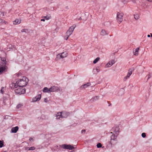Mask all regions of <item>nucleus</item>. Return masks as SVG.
<instances>
[{"label":"nucleus","instance_id":"35","mask_svg":"<svg viewBox=\"0 0 152 152\" xmlns=\"http://www.w3.org/2000/svg\"><path fill=\"white\" fill-rule=\"evenodd\" d=\"M50 18V17H48V16H46L44 17V18L46 20H49Z\"/></svg>","mask_w":152,"mask_h":152},{"label":"nucleus","instance_id":"16","mask_svg":"<svg viewBox=\"0 0 152 152\" xmlns=\"http://www.w3.org/2000/svg\"><path fill=\"white\" fill-rule=\"evenodd\" d=\"M115 63V61L114 60H112L111 61H109L107 65H108V66H112L113 64Z\"/></svg>","mask_w":152,"mask_h":152},{"label":"nucleus","instance_id":"30","mask_svg":"<svg viewBox=\"0 0 152 152\" xmlns=\"http://www.w3.org/2000/svg\"><path fill=\"white\" fill-rule=\"evenodd\" d=\"M74 148L72 146L70 145H69L68 149L69 150H72Z\"/></svg>","mask_w":152,"mask_h":152},{"label":"nucleus","instance_id":"44","mask_svg":"<svg viewBox=\"0 0 152 152\" xmlns=\"http://www.w3.org/2000/svg\"><path fill=\"white\" fill-rule=\"evenodd\" d=\"M96 70L97 72H99V69L97 68L96 69Z\"/></svg>","mask_w":152,"mask_h":152},{"label":"nucleus","instance_id":"43","mask_svg":"<svg viewBox=\"0 0 152 152\" xmlns=\"http://www.w3.org/2000/svg\"><path fill=\"white\" fill-rule=\"evenodd\" d=\"M147 0L149 2H152V0Z\"/></svg>","mask_w":152,"mask_h":152},{"label":"nucleus","instance_id":"37","mask_svg":"<svg viewBox=\"0 0 152 152\" xmlns=\"http://www.w3.org/2000/svg\"><path fill=\"white\" fill-rule=\"evenodd\" d=\"M69 37L68 36V34H66V36L65 37H64V39L66 40H67Z\"/></svg>","mask_w":152,"mask_h":152},{"label":"nucleus","instance_id":"40","mask_svg":"<svg viewBox=\"0 0 152 152\" xmlns=\"http://www.w3.org/2000/svg\"><path fill=\"white\" fill-rule=\"evenodd\" d=\"M44 101L45 102H48L47 99V98H45L44 99Z\"/></svg>","mask_w":152,"mask_h":152},{"label":"nucleus","instance_id":"11","mask_svg":"<svg viewBox=\"0 0 152 152\" xmlns=\"http://www.w3.org/2000/svg\"><path fill=\"white\" fill-rule=\"evenodd\" d=\"M61 112H58L55 114L54 115V116L56 117V119H59L60 118H61Z\"/></svg>","mask_w":152,"mask_h":152},{"label":"nucleus","instance_id":"2","mask_svg":"<svg viewBox=\"0 0 152 152\" xmlns=\"http://www.w3.org/2000/svg\"><path fill=\"white\" fill-rule=\"evenodd\" d=\"M26 89L23 87H20L16 89L15 92L17 94L20 95L21 94H24L26 92Z\"/></svg>","mask_w":152,"mask_h":152},{"label":"nucleus","instance_id":"1","mask_svg":"<svg viewBox=\"0 0 152 152\" xmlns=\"http://www.w3.org/2000/svg\"><path fill=\"white\" fill-rule=\"evenodd\" d=\"M28 81V80L26 77H23L22 79H20L16 81L18 86L20 87H23L27 85Z\"/></svg>","mask_w":152,"mask_h":152},{"label":"nucleus","instance_id":"24","mask_svg":"<svg viewBox=\"0 0 152 152\" xmlns=\"http://www.w3.org/2000/svg\"><path fill=\"white\" fill-rule=\"evenodd\" d=\"M2 63L4 65H6L7 61L6 59L5 58H3V59H1Z\"/></svg>","mask_w":152,"mask_h":152},{"label":"nucleus","instance_id":"27","mask_svg":"<svg viewBox=\"0 0 152 152\" xmlns=\"http://www.w3.org/2000/svg\"><path fill=\"white\" fill-rule=\"evenodd\" d=\"M23 106V105L21 104H18L16 106V107L17 109H19Z\"/></svg>","mask_w":152,"mask_h":152},{"label":"nucleus","instance_id":"20","mask_svg":"<svg viewBox=\"0 0 152 152\" xmlns=\"http://www.w3.org/2000/svg\"><path fill=\"white\" fill-rule=\"evenodd\" d=\"M69 145L66 144L62 145L61 146V147L63 148L64 149H68Z\"/></svg>","mask_w":152,"mask_h":152},{"label":"nucleus","instance_id":"49","mask_svg":"<svg viewBox=\"0 0 152 152\" xmlns=\"http://www.w3.org/2000/svg\"><path fill=\"white\" fill-rule=\"evenodd\" d=\"M66 8V9H68V7H66V8Z\"/></svg>","mask_w":152,"mask_h":152},{"label":"nucleus","instance_id":"51","mask_svg":"<svg viewBox=\"0 0 152 152\" xmlns=\"http://www.w3.org/2000/svg\"><path fill=\"white\" fill-rule=\"evenodd\" d=\"M147 36L148 37H150V35H149V34Z\"/></svg>","mask_w":152,"mask_h":152},{"label":"nucleus","instance_id":"50","mask_svg":"<svg viewBox=\"0 0 152 152\" xmlns=\"http://www.w3.org/2000/svg\"><path fill=\"white\" fill-rule=\"evenodd\" d=\"M2 20L0 19V23H1L2 21Z\"/></svg>","mask_w":152,"mask_h":152},{"label":"nucleus","instance_id":"47","mask_svg":"<svg viewBox=\"0 0 152 152\" xmlns=\"http://www.w3.org/2000/svg\"><path fill=\"white\" fill-rule=\"evenodd\" d=\"M81 17H80V18H79L78 19V20H81Z\"/></svg>","mask_w":152,"mask_h":152},{"label":"nucleus","instance_id":"52","mask_svg":"<svg viewBox=\"0 0 152 152\" xmlns=\"http://www.w3.org/2000/svg\"><path fill=\"white\" fill-rule=\"evenodd\" d=\"M32 138H30V139H29V140H32Z\"/></svg>","mask_w":152,"mask_h":152},{"label":"nucleus","instance_id":"54","mask_svg":"<svg viewBox=\"0 0 152 152\" xmlns=\"http://www.w3.org/2000/svg\"><path fill=\"white\" fill-rule=\"evenodd\" d=\"M111 104H109V106H110Z\"/></svg>","mask_w":152,"mask_h":152},{"label":"nucleus","instance_id":"23","mask_svg":"<svg viewBox=\"0 0 152 152\" xmlns=\"http://www.w3.org/2000/svg\"><path fill=\"white\" fill-rule=\"evenodd\" d=\"M49 88L48 89L47 87H45L44 88L43 91L44 92H50L49 91Z\"/></svg>","mask_w":152,"mask_h":152},{"label":"nucleus","instance_id":"10","mask_svg":"<svg viewBox=\"0 0 152 152\" xmlns=\"http://www.w3.org/2000/svg\"><path fill=\"white\" fill-rule=\"evenodd\" d=\"M116 135H115L114 134H112L111 136V139L110 143L111 144V145L112 144V140H115L116 139L118 135H117V134Z\"/></svg>","mask_w":152,"mask_h":152},{"label":"nucleus","instance_id":"7","mask_svg":"<svg viewBox=\"0 0 152 152\" xmlns=\"http://www.w3.org/2000/svg\"><path fill=\"white\" fill-rule=\"evenodd\" d=\"M111 130L115 132V134H117V135H118L119 130V127L118 126H115L112 128Z\"/></svg>","mask_w":152,"mask_h":152},{"label":"nucleus","instance_id":"17","mask_svg":"<svg viewBox=\"0 0 152 152\" xmlns=\"http://www.w3.org/2000/svg\"><path fill=\"white\" fill-rule=\"evenodd\" d=\"M91 84L90 83H87L81 86V88H86L88 86H90Z\"/></svg>","mask_w":152,"mask_h":152},{"label":"nucleus","instance_id":"13","mask_svg":"<svg viewBox=\"0 0 152 152\" xmlns=\"http://www.w3.org/2000/svg\"><path fill=\"white\" fill-rule=\"evenodd\" d=\"M132 74V70L131 69L129 70L127 75L124 78V80H126Z\"/></svg>","mask_w":152,"mask_h":152},{"label":"nucleus","instance_id":"53","mask_svg":"<svg viewBox=\"0 0 152 152\" xmlns=\"http://www.w3.org/2000/svg\"><path fill=\"white\" fill-rule=\"evenodd\" d=\"M28 147H27L26 148V150L27 149V148H28Z\"/></svg>","mask_w":152,"mask_h":152},{"label":"nucleus","instance_id":"34","mask_svg":"<svg viewBox=\"0 0 152 152\" xmlns=\"http://www.w3.org/2000/svg\"><path fill=\"white\" fill-rule=\"evenodd\" d=\"M142 137L143 138H145L146 137V134L145 133H143L141 134Z\"/></svg>","mask_w":152,"mask_h":152},{"label":"nucleus","instance_id":"9","mask_svg":"<svg viewBox=\"0 0 152 152\" xmlns=\"http://www.w3.org/2000/svg\"><path fill=\"white\" fill-rule=\"evenodd\" d=\"M61 112V118H66L69 115V113L68 112Z\"/></svg>","mask_w":152,"mask_h":152},{"label":"nucleus","instance_id":"26","mask_svg":"<svg viewBox=\"0 0 152 152\" xmlns=\"http://www.w3.org/2000/svg\"><path fill=\"white\" fill-rule=\"evenodd\" d=\"M134 17L136 20H137L139 19V15L137 14H134Z\"/></svg>","mask_w":152,"mask_h":152},{"label":"nucleus","instance_id":"55","mask_svg":"<svg viewBox=\"0 0 152 152\" xmlns=\"http://www.w3.org/2000/svg\"><path fill=\"white\" fill-rule=\"evenodd\" d=\"M110 133H111V134H113V132H110Z\"/></svg>","mask_w":152,"mask_h":152},{"label":"nucleus","instance_id":"45","mask_svg":"<svg viewBox=\"0 0 152 152\" xmlns=\"http://www.w3.org/2000/svg\"><path fill=\"white\" fill-rule=\"evenodd\" d=\"M41 21H45V19H42L41 20Z\"/></svg>","mask_w":152,"mask_h":152},{"label":"nucleus","instance_id":"6","mask_svg":"<svg viewBox=\"0 0 152 152\" xmlns=\"http://www.w3.org/2000/svg\"><path fill=\"white\" fill-rule=\"evenodd\" d=\"M49 90L50 92H56L59 91V88L57 86H53L49 88Z\"/></svg>","mask_w":152,"mask_h":152},{"label":"nucleus","instance_id":"12","mask_svg":"<svg viewBox=\"0 0 152 152\" xmlns=\"http://www.w3.org/2000/svg\"><path fill=\"white\" fill-rule=\"evenodd\" d=\"M41 97V95L39 94L38 96H36L34 98H33V101L36 102L37 101H39Z\"/></svg>","mask_w":152,"mask_h":152},{"label":"nucleus","instance_id":"19","mask_svg":"<svg viewBox=\"0 0 152 152\" xmlns=\"http://www.w3.org/2000/svg\"><path fill=\"white\" fill-rule=\"evenodd\" d=\"M21 22V20L20 19H16L13 22V24L15 25H16L17 24H19Z\"/></svg>","mask_w":152,"mask_h":152},{"label":"nucleus","instance_id":"39","mask_svg":"<svg viewBox=\"0 0 152 152\" xmlns=\"http://www.w3.org/2000/svg\"><path fill=\"white\" fill-rule=\"evenodd\" d=\"M90 101L91 102H92L94 101H95L94 100V99L93 98H92L90 100Z\"/></svg>","mask_w":152,"mask_h":152},{"label":"nucleus","instance_id":"38","mask_svg":"<svg viewBox=\"0 0 152 152\" xmlns=\"http://www.w3.org/2000/svg\"><path fill=\"white\" fill-rule=\"evenodd\" d=\"M85 132H86V130H85V129H83V130H82V131H81V133H82V134H83V133H85Z\"/></svg>","mask_w":152,"mask_h":152},{"label":"nucleus","instance_id":"18","mask_svg":"<svg viewBox=\"0 0 152 152\" xmlns=\"http://www.w3.org/2000/svg\"><path fill=\"white\" fill-rule=\"evenodd\" d=\"M100 34L102 36H104L108 34V33L104 29H103L102 30L100 33Z\"/></svg>","mask_w":152,"mask_h":152},{"label":"nucleus","instance_id":"41","mask_svg":"<svg viewBox=\"0 0 152 152\" xmlns=\"http://www.w3.org/2000/svg\"><path fill=\"white\" fill-rule=\"evenodd\" d=\"M26 30V29H23L21 30V32H26V31H25V30Z\"/></svg>","mask_w":152,"mask_h":152},{"label":"nucleus","instance_id":"29","mask_svg":"<svg viewBox=\"0 0 152 152\" xmlns=\"http://www.w3.org/2000/svg\"><path fill=\"white\" fill-rule=\"evenodd\" d=\"M92 98L94 99V101H95L99 99V96H95Z\"/></svg>","mask_w":152,"mask_h":152},{"label":"nucleus","instance_id":"3","mask_svg":"<svg viewBox=\"0 0 152 152\" xmlns=\"http://www.w3.org/2000/svg\"><path fill=\"white\" fill-rule=\"evenodd\" d=\"M124 14L122 12H118L117 15V20L119 23H121L123 20Z\"/></svg>","mask_w":152,"mask_h":152},{"label":"nucleus","instance_id":"42","mask_svg":"<svg viewBox=\"0 0 152 152\" xmlns=\"http://www.w3.org/2000/svg\"><path fill=\"white\" fill-rule=\"evenodd\" d=\"M131 1H132V2L134 3H136V1L135 0H131Z\"/></svg>","mask_w":152,"mask_h":152},{"label":"nucleus","instance_id":"48","mask_svg":"<svg viewBox=\"0 0 152 152\" xmlns=\"http://www.w3.org/2000/svg\"><path fill=\"white\" fill-rule=\"evenodd\" d=\"M4 22V23H6V24L7 23V22L5 21H4V22Z\"/></svg>","mask_w":152,"mask_h":152},{"label":"nucleus","instance_id":"22","mask_svg":"<svg viewBox=\"0 0 152 152\" xmlns=\"http://www.w3.org/2000/svg\"><path fill=\"white\" fill-rule=\"evenodd\" d=\"M110 23L109 21L105 22L104 23V25L105 26L108 27L110 26Z\"/></svg>","mask_w":152,"mask_h":152},{"label":"nucleus","instance_id":"14","mask_svg":"<svg viewBox=\"0 0 152 152\" xmlns=\"http://www.w3.org/2000/svg\"><path fill=\"white\" fill-rule=\"evenodd\" d=\"M18 129V127L16 126L15 127L12 128L11 129V132L12 133H16L17 132Z\"/></svg>","mask_w":152,"mask_h":152},{"label":"nucleus","instance_id":"31","mask_svg":"<svg viewBox=\"0 0 152 152\" xmlns=\"http://www.w3.org/2000/svg\"><path fill=\"white\" fill-rule=\"evenodd\" d=\"M4 145L3 142V141L0 140V148H1Z\"/></svg>","mask_w":152,"mask_h":152},{"label":"nucleus","instance_id":"28","mask_svg":"<svg viewBox=\"0 0 152 152\" xmlns=\"http://www.w3.org/2000/svg\"><path fill=\"white\" fill-rule=\"evenodd\" d=\"M144 69H145V68L144 67H141L139 69V70L140 71H141V72H142L144 71Z\"/></svg>","mask_w":152,"mask_h":152},{"label":"nucleus","instance_id":"15","mask_svg":"<svg viewBox=\"0 0 152 152\" xmlns=\"http://www.w3.org/2000/svg\"><path fill=\"white\" fill-rule=\"evenodd\" d=\"M140 48H137L136 49L133 50V52L134 54L136 56H137L138 54V52Z\"/></svg>","mask_w":152,"mask_h":152},{"label":"nucleus","instance_id":"36","mask_svg":"<svg viewBox=\"0 0 152 152\" xmlns=\"http://www.w3.org/2000/svg\"><path fill=\"white\" fill-rule=\"evenodd\" d=\"M147 76H148V75H147ZM148 80L151 77V73H149L148 74Z\"/></svg>","mask_w":152,"mask_h":152},{"label":"nucleus","instance_id":"25","mask_svg":"<svg viewBox=\"0 0 152 152\" xmlns=\"http://www.w3.org/2000/svg\"><path fill=\"white\" fill-rule=\"evenodd\" d=\"M100 58L99 57H97L93 61L94 64L96 63L99 60Z\"/></svg>","mask_w":152,"mask_h":152},{"label":"nucleus","instance_id":"56","mask_svg":"<svg viewBox=\"0 0 152 152\" xmlns=\"http://www.w3.org/2000/svg\"><path fill=\"white\" fill-rule=\"evenodd\" d=\"M151 37H152V34L151 35Z\"/></svg>","mask_w":152,"mask_h":152},{"label":"nucleus","instance_id":"32","mask_svg":"<svg viewBox=\"0 0 152 152\" xmlns=\"http://www.w3.org/2000/svg\"><path fill=\"white\" fill-rule=\"evenodd\" d=\"M35 149V148L33 146V147H31L29 148L28 149V150H29V151L30 150H34Z\"/></svg>","mask_w":152,"mask_h":152},{"label":"nucleus","instance_id":"8","mask_svg":"<svg viewBox=\"0 0 152 152\" xmlns=\"http://www.w3.org/2000/svg\"><path fill=\"white\" fill-rule=\"evenodd\" d=\"M9 86L11 89H14L18 87V85L16 83H16H14L11 82V83L10 84Z\"/></svg>","mask_w":152,"mask_h":152},{"label":"nucleus","instance_id":"5","mask_svg":"<svg viewBox=\"0 0 152 152\" xmlns=\"http://www.w3.org/2000/svg\"><path fill=\"white\" fill-rule=\"evenodd\" d=\"M67 56V53L66 52H64L62 53L58 54L57 55L56 58V60H58L61 58H63L66 57Z\"/></svg>","mask_w":152,"mask_h":152},{"label":"nucleus","instance_id":"21","mask_svg":"<svg viewBox=\"0 0 152 152\" xmlns=\"http://www.w3.org/2000/svg\"><path fill=\"white\" fill-rule=\"evenodd\" d=\"M5 66L0 67V73L1 74L5 69Z\"/></svg>","mask_w":152,"mask_h":152},{"label":"nucleus","instance_id":"4","mask_svg":"<svg viewBox=\"0 0 152 152\" xmlns=\"http://www.w3.org/2000/svg\"><path fill=\"white\" fill-rule=\"evenodd\" d=\"M76 27V25L74 24L69 28V29L66 32V34H68V37H69L72 34Z\"/></svg>","mask_w":152,"mask_h":152},{"label":"nucleus","instance_id":"33","mask_svg":"<svg viewBox=\"0 0 152 152\" xmlns=\"http://www.w3.org/2000/svg\"><path fill=\"white\" fill-rule=\"evenodd\" d=\"M102 145L101 143H99L97 144L96 146L97 148H100L102 147Z\"/></svg>","mask_w":152,"mask_h":152},{"label":"nucleus","instance_id":"46","mask_svg":"<svg viewBox=\"0 0 152 152\" xmlns=\"http://www.w3.org/2000/svg\"><path fill=\"white\" fill-rule=\"evenodd\" d=\"M19 75H20V74L19 73L17 74V76H19Z\"/></svg>","mask_w":152,"mask_h":152}]
</instances>
